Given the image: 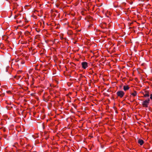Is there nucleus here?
Instances as JSON below:
<instances>
[{
    "label": "nucleus",
    "mask_w": 152,
    "mask_h": 152,
    "mask_svg": "<svg viewBox=\"0 0 152 152\" xmlns=\"http://www.w3.org/2000/svg\"><path fill=\"white\" fill-rule=\"evenodd\" d=\"M150 99L148 98L143 101L142 103V107L145 108H147L148 107L150 103Z\"/></svg>",
    "instance_id": "nucleus-1"
},
{
    "label": "nucleus",
    "mask_w": 152,
    "mask_h": 152,
    "mask_svg": "<svg viewBox=\"0 0 152 152\" xmlns=\"http://www.w3.org/2000/svg\"><path fill=\"white\" fill-rule=\"evenodd\" d=\"M116 94L118 97L120 98H122L125 94L124 92L122 91H118L116 92Z\"/></svg>",
    "instance_id": "nucleus-2"
},
{
    "label": "nucleus",
    "mask_w": 152,
    "mask_h": 152,
    "mask_svg": "<svg viewBox=\"0 0 152 152\" xmlns=\"http://www.w3.org/2000/svg\"><path fill=\"white\" fill-rule=\"evenodd\" d=\"M82 68L84 69H86L88 66V63L85 61L81 63Z\"/></svg>",
    "instance_id": "nucleus-3"
},
{
    "label": "nucleus",
    "mask_w": 152,
    "mask_h": 152,
    "mask_svg": "<svg viewBox=\"0 0 152 152\" xmlns=\"http://www.w3.org/2000/svg\"><path fill=\"white\" fill-rule=\"evenodd\" d=\"M130 94L133 96L134 97V96H136L137 95V92L136 91L134 90L133 91V92L130 93Z\"/></svg>",
    "instance_id": "nucleus-4"
},
{
    "label": "nucleus",
    "mask_w": 152,
    "mask_h": 152,
    "mask_svg": "<svg viewBox=\"0 0 152 152\" xmlns=\"http://www.w3.org/2000/svg\"><path fill=\"white\" fill-rule=\"evenodd\" d=\"M144 97H148L149 96V94L148 91H145V94H143Z\"/></svg>",
    "instance_id": "nucleus-5"
},
{
    "label": "nucleus",
    "mask_w": 152,
    "mask_h": 152,
    "mask_svg": "<svg viewBox=\"0 0 152 152\" xmlns=\"http://www.w3.org/2000/svg\"><path fill=\"white\" fill-rule=\"evenodd\" d=\"M129 87L128 85L124 86H123V89L124 91H126L129 90Z\"/></svg>",
    "instance_id": "nucleus-6"
},
{
    "label": "nucleus",
    "mask_w": 152,
    "mask_h": 152,
    "mask_svg": "<svg viewBox=\"0 0 152 152\" xmlns=\"http://www.w3.org/2000/svg\"><path fill=\"white\" fill-rule=\"evenodd\" d=\"M138 142L139 144H140L141 145H143L144 143V141L143 140L141 139H139L138 141Z\"/></svg>",
    "instance_id": "nucleus-7"
},
{
    "label": "nucleus",
    "mask_w": 152,
    "mask_h": 152,
    "mask_svg": "<svg viewBox=\"0 0 152 152\" xmlns=\"http://www.w3.org/2000/svg\"><path fill=\"white\" fill-rule=\"evenodd\" d=\"M67 34L69 35H71L72 34V32L71 31H69L67 32Z\"/></svg>",
    "instance_id": "nucleus-8"
},
{
    "label": "nucleus",
    "mask_w": 152,
    "mask_h": 152,
    "mask_svg": "<svg viewBox=\"0 0 152 152\" xmlns=\"http://www.w3.org/2000/svg\"><path fill=\"white\" fill-rule=\"evenodd\" d=\"M21 77V76H16L15 78H16V79H18Z\"/></svg>",
    "instance_id": "nucleus-9"
},
{
    "label": "nucleus",
    "mask_w": 152,
    "mask_h": 152,
    "mask_svg": "<svg viewBox=\"0 0 152 152\" xmlns=\"http://www.w3.org/2000/svg\"><path fill=\"white\" fill-rule=\"evenodd\" d=\"M150 99L152 100V94H151L150 95Z\"/></svg>",
    "instance_id": "nucleus-10"
},
{
    "label": "nucleus",
    "mask_w": 152,
    "mask_h": 152,
    "mask_svg": "<svg viewBox=\"0 0 152 152\" xmlns=\"http://www.w3.org/2000/svg\"><path fill=\"white\" fill-rule=\"evenodd\" d=\"M21 63L22 64H23L25 63L24 61L23 60H22L21 62Z\"/></svg>",
    "instance_id": "nucleus-11"
},
{
    "label": "nucleus",
    "mask_w": 152,
    "mask_h": 152,
    "mask_svg": "<svg viewBox=\"0 0 152 152\" xmlns=\"http://www.w3.org/2000/svg\"><path fill=\"white\" fill-rule=\"evenodd\" d=\"M7 92L8 93H10V91H7Z\"/></svg>",
    "instance_id": "nucleus-12"
},
{
    "label": "nucleus",
    "mask_w": 152,
    "mask_h": 152,
    "mask_svg": "<svg viewBox=\"0 0 152 152\" xmlns=\"http://www.w3.org/2000/svg\"><path fill=\"white\" fill-rule=\"evenodd\" d=\"M17 17V16L16 15H15V18H16Z\"/></svg>",
    "instance_id": "nucleus-13"
}]
</instances>
